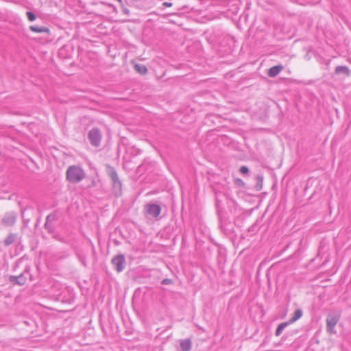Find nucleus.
<instances>
[{
    "label": "nucleus",
    "mask_w": 351,
    "mask_h": 351,
    "mask_svg": "<svg viewBox=\"0 0 351 351\" xmlns=\"http://www.w3.org/2000/svg\"><path fill=\"white\" fill-rule=\"evenodd\" d=\"M66 176L69 182L75 184L81 182L85 178V173L80 167L71 165L67 169Z\"/></svg>",
    "instance_id": "1"
},
{
    "label": "nucleus",
    "mask_w": 351,
    "mask_h": 351,
    "mask_svg": "<svg viewBox=\"0 0 351 351\" xmlns=\"http://www.w3.org/2000/svg\"><path fill=\"white\" fill-rule=\"evenodd\" d=\"M111 195L115 197L121 196L122 195V183L112 168H111Z\"/></svg>",
    "instance_id": "2"
},
{
    "label": "nucleus",
    "mask_w": 351,
    "mask_h": 351,
    "mask_svg": "<svg viewBox=\"0 0 351 351\" xmlns=\"http://www.w3.org/2000/svg\"><path fill=\"white\" fill-rule=\"evenodd\" d=\"M111 263L113 265L114 269L117 273L123 271L126 265L124 255L120 254L114 257L111 260Z\"/></svg>",
    "instance_id": "3"
},
{
    "label": "nucleus",
    "mask_w": 351,
    "mask_h": 351,
    "mask_svg": "<svg viewBox=\"0 0 351 351\" xmlns=\"http://www.w3.org/2000/svg\"><path fill=\"white\" fill-rule=\"evenodd\" d=\"M88 138L92 145L97 147L101 138V132L98 129L93 128L88 132Z\"/></svg>",
    "instance_id": "4"
},
{
    "label": "nucleus",
    "mask_w": 351,
    "mask_h": 351,
    "mask_svg": "<svg viewBox=\"0 0 351 351\" xmlns=\"http://www.w3.org/2000/svg\"><path fill=\"white\" fill-rule=\"evenodd\" d=\"M339 319V315L335 314H330L326 318L327 330L330 333H335V326Z\"/></svg>",
    "instance_id": "5"
},
{
    "label": "nucleus",
    "mask_w": 351,
    "mask_h": 351,
    "mask_svg": "<svg viewBox=\"0 0 351 351\" xmlns=\"http://www.w3.org/2000/svg\"><path fill=\"white\" fill-rule=\"evenodd\" d=\"M17 215L15 212H8L5 214L2 219V223L8 227L14 225L16 221Z\"/></svg>",
    "instance_id": "6"
},
{
    "label": "nucleus",
    "mask_w": 351,
    "mask_h": 351,
    "mask_svg": "<svg viewBox=\"0 0 351 351\" xmlns=\"http://www.w3.org/2000/svg\"><path fill=\"white\" fill-rule=\"evenodd\" d=\"M146 212L153 217H158L161 212V208L156 204H149L145 206Z\"/></svg>",
    "instance_id": "7"
},
{
    "label": "nucleus",
    "mask_w": 351,
    "mask_h": 351,
    "mask_svg": "<svg viewBox=\"0 0 351 351\" xmlns=\"http://www.w3.org/2000/svg\"><path fill=\"white\" fill-rule=\"evenodd\" d=\"M154 163L145 160L141 165L138 167L137 171L143 173L145 171H152L154 169Z\"/></svg>",
    "instance_id": "8"
},
{
    "label": "nucleus",
    "mask_w": 351,
    "mask_h": 351,
    "mask_svg": "<svg viewBox=\"0 0 351 351\" xmlns=\"http://www.w3.org/2000/svg\"><path fill=\"white\" fill-rule=\"evenodd\" d=\"M27 280V278L25 276L24 274H21L19 276H10V281L12 283L19 285H23L25 284Z\"/></svg>",
    "instance_id": "9"
},
{
    "label": "nucleus",
    "mask_w": 351,
    "mask_h": 351,
    "mask_svg": "<svg viewBox=\"0 0 351 351\" xmlns=\"http://www.w3.org/2000/svg\"><path fill=\"white\" fill-rule=\"evenodd\" d=\"M29 28L33 32L50 34V29L45 26L31 25Z\"/></svg>",
    "instance_id": "10"
},
{
    "label": "nucleus",
    "mask_w": 351,
    "mask_h": 351,
    "mask_svg": "<svg viewBox=\"0 0 351 351\" xmlns=\"http://www.w3.org/2000/svg\"><path fill=\"white\" fill-rule=\"evenodd\" d=\"M282 69L283 66L280 64L272 66L268 70L267 75L270 77H274L280 73Z\"/></svg>",
    "instance_id": "11"
},
{
    "label": "nucleus",
    "mask_w": 351,
    "mask_h": 351,
    "mask_svg": "<svg viewBox=\"0 0 351 351\" xmlns=\"http://www.w3.org/2000/svg\"><path fill=\"white\" fill-rule=\"evenodd\" d=\"M182 351H190L192 347V342L190 339H182L180 342Z\"/></svg>",
    "instance_id": "12"
},
{
    "label": "nucleus",
    "mask_w": 351,
    "mask_h": 351,
    "mask_svg": "<svg viewBox=\"0 0 351 351\" xmlns=\"http://www.w3.org/2000/svg\"><path fill=\"white\" fill-rule=\"evenodd\" d=\"M134 70L141 75H145L147 73V67L143 64L136 63L134 65Z\"/></svg>",
    "instance_id": "13"
},
{
    "label": "nucleus",
    "mask_w": 351,
    "mask_h": 351,
    "mask_svg": "<svg viewBox=\"0 0 351 351\" xmlns=\"http://www.w3.org/2000/svg\"><path fill=\"white\" fill-rule=\"evenodd\" d=\"M302 316V311L300 308H298L295 311L292 317L288 321L291 324L299 319Z\"/></svg>",
    "instance_id": "14"
},
{
    "label": "nucleus",
    "mask_w": 351,
    "mask_h": 351,
    "mask_svg": "<svg viewBox=\"0 0 351 351\" xmlns=\"http://www.w3.org/2000/svg\"><path fill=\"white\" fill-rule=\"evenodd\" d=\"M16 239V234L10 233L4 240V245L5 246H9L11 244L14 243Z\"/></svg>",
    "instance_id": "15"
},
{
    "label": "nucleus",
    "mask_w": 351,
    "mask_h": 351,
    "mask_svg": "<svg viewBox=\"0 0 351 351\" xmlns=\"http://www.w3.org/2000/svg\"><path fill=\"white\" fill-rule=\"evenodd\" d=\"M290 324L288 322H282L281 324H280L276 330V332H275V335L276 336H280L282 331L284 330V329L288 326Z\"/></svg>",
    "instance_id": "16"
},
{
    "label": "nucleus",
    "mask_w": 351,
    "mask_h": 351,
    "mask_svg": "<svg viewBox=\"0 0 351 351\" xmlns=\"http://www.w3.org/2000/svg\"><path fill=\"white\" fill-rule=\"evenodd\" d=\"M335 73L337 74L344 73L346 75H348L350 71H349L348 67L346 66H338L335 69Z\"/></svg>",
    "instance_id": "17"
},
{
    "label": "nucleus",
    "mask_w": 351,
    "mask_h": 351,
    "mask_svg": "<svg viewBox=\"0 0 351 351\" xmlns=\"http://www.w3.org/2000/svg\"><path fill=\"white\" fill-rule=\"evenodd\" d=\"M50 216H47L46 219V222L44 225L45 228L50 233L53 232L54 231V227L51 222L50 221Z\"/></svg>",
    "instance_id": "18"
},
{
    "label": "nucleus",
    "mask_w": 351,
    "mask_h": 351,
    "mask_svg": "<svg viewBox=\"0 0 351 351\" xmlns=\"http://www.w3.org/2000/svg\"><path fill=\"white\" fill-rule=\"evenodd\" d=\"M256 179H257V183L256 185V189L257 191H259L262 189V186H263V178L262 176L258 175L256 176Z\"/></svg>",
    "instance_id": "19"
},
{
    "label": "nucleus",
    "mask_w": 351,
    "mask_h": 351,
    "mask_svg": "<svg viewBox=\"0 0 351 351\" xmlns=\"http://www.w3.org/2000/svg\"><path fill=\"white\" fill-rule=\"evenodd\" d=\"M26 15L29 21H34L36 19L35 14L33 13L32 12H27Z\"/></svg>",
    "instance_id": "20"
},
{
    "label": "nucleus",
    "mask_w": 351,
    "mask_h": 351,
    "mask_svg": "<svg viewBox=\"0 0 351 351\" xmlns=\"http://www.w3.org/2000/svg\"><path fill=\"white\" fill-rule=\"evenodd\" d=\"M239 171L243 174H246L249 172V169L246 166H241L240 167Z\"/></svg>",
    "instance_id": "21"
},
{
    "label": "nucleus",
    "mask_w": 351,
    "mask_h": 351,
    "mask_svg": "<svg viewBox=\"0 0 351 351\" xmlns=\"http://www.w3.org/2000/svg\"><path fill=\"white\" fill-rule=\"evenodd\" d=\"M162 285H168L172 283V280L169 278H165L161 282Z\"/></svg>",
    "instance_id": "22"
},
{
    "label": "nucleus",
    "mask_w": 351,
    "mask_h": 351,
    "mask_svg": "<svg viewBox=\"0 0 351 351\" xmlns=\"http://www.w3.org/2000/svg\"><path fill=\"white\" fill-rule=\"evenodd\" d=\"M79 258H80V260L81 261L82 263L86 266V261H85V258L81 256H79Z\"/></svg>",
    "instance_id": "23"
},
{
    "label": "nucleus",
    "mask_w": 351,
    "mask_h": 351,
    "mask_svg": "<svg viewBox=\"0 0 351 351\" xmlns=\"http://www.w3.org/2000/svg\"><path fill=\"white\" fill-rule=\"evenodd\" d=\"M163 5L165 7H171L172 5V3L171 2H164Z\"/></svg>",
    "instance_id": "24"
},
{
    "label": "nucleus",
    "mask_w": 351,
    "mask_h": 351,
    "mask_svg": "<svg viewBox=\"0 0 351 351\" xmlns=\"http://www.w3.org/2000/svg\"><path fill=\"white\" fill-rule=\"evenodd\" d=\"M237 181L239 182V184H241V183H242V184H243V181H242L241 180H239V179Z\"/></svg>",
    "instance_id": "25"
},
{
    "label": "nucleus",
    "mask_w": 351,
    "mask_h": 351,
    "mask_svg": "<svg viewBox=\"0 0 351 351\" xmlns=\"http://www.w3.org/2000/svg\"><path fill=\"white\" fill-rule=\"evenodd\" d=\"M237 181L239 182V184H241V183H242V184H243V181H242L241 180H239V179Z\"/></svg>",
    "instance_id": "26"
},
{
    "label": "nucleus",
    "mask_w": 351,
    "mask_h": 351,
    "mask_svg": "<svg viewBox=\"0 0 351 351\" xmlns=\"http://www.w3.org/2000/svg\"><path fill=\"white\" fill-rule=\"evenodd\" d=\"M117 1H119V3H122V0H117Z\"/></svg>",
    "instance_id": "27"
}]
</instances>
